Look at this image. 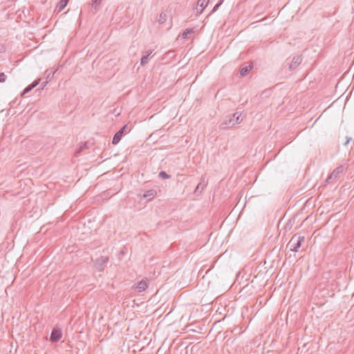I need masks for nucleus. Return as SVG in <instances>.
<instances>
[{
    "label": "nucleus",
    "instance_id": "obj_1",
    "mask_svg": "<svg viewBox=\"0 0 354 354\" xmlns=\"http://www.w3.org/2000/svg\"><path fill=\"white\" fill-rule=\"evenodd\" d=\"M241 122V113L236 112L232 116L226 118L221 124L220 127L223 129H227L234 127L235 124H240Z\"/></svg>",
    "mask_w": 354,
    "mask_h": 354
},
{
    "label": "nucleus",
    "instance_id": "obj_2",
    "mask_svg": "<svg viewBox=\"0 0 354 354\" xmlns=\"http://www.w3.org/2000/svg\"><path fill=\"white\" fill-rule=\"evenodd\" d=\"M305 237L301 234H295L288 243V247L292 252H297L298 249L301 247L302 242H304Z\"/></svg>",
    "mask_w": 354,
    "mask_h": 354
},
{
    "label": "nucleus",
    "instance_id": "obj_3",
    "mask_svg": "<svg viewBox=\"0 0 354 354\" xmlns=\"http://www.w3.org/2000/svg\"><path fill=\"white\" fill-rule=\"evenodd\" d=\"M209 0H198L196 6L194 8L195 15L199 16L208 5Z\"/></svg>",
    "mask_w": 354,
    "mask_h": 354
},
{
    "label": "nucleus",
    "instance_id": "obj_4",
    "mask_svg": "<svg viewBox=\"0 0 354 354\" xmlns=\"http://www.w3.org/2000/svg\"><path fill=\"white\" fill-rule=\"evenodd\" d=\"M344 170V167L343 166H339L336 167L333 171L330 174V176L326 178V183H329L332 180L335 179L339 176L341 174L343 173Z\"/></svg>",
    "mask_w": 354,
    "mask_h": 354
},
{
    "label": "nucleus",
    "instance_id": "obj_5",
    "mask_svg": "<svg viewBox=\"0 0 354 354\" xmlns=\"http://www.w3.org/2000/svg\"><path fill=\"white\" fill-rule=\"evenodd\" d=\"M108 260L109 259L106 257H100L97 258L95 261V266L96 269L98 271H102L104 266L106 265Z\"/></svg>",
    "mask_w": 354,
    "mask_h": 354
},
{
    "label": "nucleus",
    "instance_id": "obj_6",
    "mask_svg": "<svg viewBox=\"0 0 354 354\" xmlns=\"http://www.w3.org/2000/svg\"><path fill=\"white\" fill-rule=\"evenodd\" d=\"M126 125L124 126L122 128H121L113 136V140H112V143L113 145H117L121 140L122 136H123V133H124V131L126 129Z\"/></svg>",
    "mask_w": 354,
    "mask_h": 354
},
{
    "label": "nucleus",
    "instance_id": "obj_7",
    "mask_svg": "<svg viewBox=\"0 0 354 354\" xmlns=\"http://www.w3.org/2000/svg\"><path fill=\"white\" fill-rule=\"evenodd\" d=\"M302 58L301 56H295L292 58L291 63L290 64V68L295 69L297 68L301 62Z\"/></svg>",
    "mask_w": 354,
    "mask_h": 354
},
{
    "label": "nucleus",
    "instance_id": "obj_8",
    "mask_svg": "<svg viewBox=\"0 0 354 354\" xmlns=\"http://www.w3.org/2000/svg\"><path fill=\"white\" fill-rule=\"evenodd\" d=\"M62 337V333L58 330H53L50 335V340L53 342L59 341Z\"/></svg>",
    "mask_w": 354,
    "mask_h": 354
},
{
    "label": "nucleus",
    "instance_id": "obj_9",
    "mask_svg": "<svg viewBox=\"0 0 354 354\" xmlns=\"http://www.w3.org/2000/svg\"><path fill=\"white\" fill-rule=\"evenodd\" d=\"M40 82V80L38 79L35 81H34L31 84H30L29 86H28L24 90V91L22 92L21 93V96H24L25 95L26 93H28V92H30L32 89H33L35 87H36L39 83Z\"/></svg>",
    "mask_w": 354,
    "mask_h": 354
},
{
    "label": "nucleus",
    "instance_id": "obj_10",
    "mask_svg": "<svg viewBox=\"0 0 354 354\" xmlns=\"http://www.w3.org/2000/svg\"><path fill=\"white\" fill-rule=\"evenodd\" d=\"M156 195V192L154 189H149L146 191L143 194V198L151 200Z\"/></svg>",
    "mask_w": 354,
    "mask_h": 354
},
{
    "label": "nucleus",
    "instance_id": "obj_11",
    "mask_svg": "<svg viewBox=\"0 0 354 354\" xmlns=\"http://www.w3.org/2000/svg\"><path fill=\"white\" fill-rule=\"evenodd\" d=\"M151 53H152V50H148L146 52L145 55H142V57L141 58V61H140V64L142 66H145L148 63L149 57L151 55Z\"/></svg>",
    "mask_w": 354,
    "mask_h": 354
},
{
    "label": "nucleus",
    "instance_id": "obj_12",
    "mask_svg": "<svg viewBox=\"0 0 354 354\" xmlns=\"http://www.w3.org/2000/svg\"><path fill=\"white\" fill-rule=\"evenodd\" d=\"M148 287L147 281L142 280L140 282L138 283L137 288L138 289L139 292H142L146 290V288Z\"/></svg>",
    "mask_w": 354,
    "mask_h": 354
},
{
    "label": "nucleus",
    "instance_id": "obj_13",
    "mask_svg": "<svg viewBox=\"0 0 354 354\" xmlns=\"http://www.w3.org/2000/svg\"><path fill=\"white\" fill-rule=\"evenodd\" d=\"M68 0H61L57 5L56 9L59 12L64 9L68 3Z\"/></svg>",
    "mask_w": 354,
    "mask_h": 354
},
{
    "label": "nucleus",
    "instance_id": "obj_14",
    "mask_svg": "<svg viewBox=\"0 0 354 354\" xmlns=\"http://www.w3.org/2000/svg\"><path fill=\"white\" fill-rule=\"evenodd\" d=\"M102 0H92L91 6L92 8L94 9V13H95L100 8V6L101 4Z\"/></svg>",
    "mask_w": 354,
    "mask_h": 354
},
{
    "label": "nucleus",
    "instance_id": "obj_15",
    "mask_svg": "<svg viewBox=\"0 0 354 354\" xmlns=\"http://www.w3.org/2000/svg\"><path fill=\"white\" fill-rule=\"evenodd\" d=\"M252 69V67L250 66H245L241 68L240 74L241 76L246 75Z\"/></svg>",
    "mask_w": 354,
    "mask_h": 354
},
{
    "label": "nucleus",
    "instance_id": "obj_16",
    "mask_svg": "<svg viewBox=\"0 0 354 354\" xmlns=\"http://www.w3.org/2000/svg\"><path fill=\"white\" fill-rule=\"evenodd\" d=\"M192 33V30L186 29L182 34L183 39L188 38L189 35Z\"/></svg>",
    "mask_w": 354,
    "mask_h": 354
},
{
    "label": "nucleus",
    "instance_id": "obj_17",
    "mask_svg": "<svg viewBox=\"0 0 354 354\" xmlns=\"http://www.w3.org/2000/svg\"><path fill=\"white\" fill-rule=\"evenodd\" d=\"M158 176L162 179H168L170 178V176L168 175L165 171H162L159 173Z\"/></svg>",
    "mask_w": 354,
    "mask_h": 354
},
{
    "label": "nucleus",
    "instance_id": "obj_18",
    "mask_svg": "<svg viewBox=\"0 0 354 354\" xmlns=\"http://www.w3.org/2000/svg\"><path fill=\"white\" fill-rule=\"evenodd\" d=\"M166 21V15L161 13L159 17L158 21L160 24H163Z\"/></svg>",
    "mask_w": 354,
    "mask_h": 354
},
{
    "label": "nucleus",
    "instance_id": "obj_19",
    "mask_svg": "<svg viewBox=\"0 0 354 354\" xmlns=\"http://www.w3.org/2000/svg\"><path fill=\"white\" fill-rule=\"evenodd\" d=\"M6 79V75L3 73H0V82H4Z\"/></svg>",
    "mask_w": 354,
    "mask_h": 354
},
{
    "label": "nucleus",
    "instance_id": "obj_20",
    "mask_svg": "<svg viewBox=\"0 0 354 354\" xmlns=\"http://www.w3.org/2000/svg\"><path fill=\"white\" fill-rule=\"evenodd\" d=\"M204 186H205V185H202V183H199V184L197 185L196 188L195 189V192H199V190H200L201 189H203V187H204Z\"/></svg>",
    "mask_w": 354,
    "mask_h": 354
},
{
    "label": "nucleus",
    "instance_id": "obj_21",
    "mask_svg": "<svg viewBox=\"0 0 354 354\" xmlns=\"http://www.w3.org/2000/svg\"><path fill=\"white\" fill-rule=\"evenodd\" d=\"M220 6H221V3H217V4H216L214 8H213V9H212V12H211L212 13V12H214L215 11H216V10H217V9H218Z\"/></svg>",
    "mask_w": 354,
    "mask_h": 354
},
{
    "label": "nucleus",
    "instance_id": "obj_22",
    "mask_svg": "<svg viewBox=\"0 0 354 354\" xmlns=\"http://www.w3.org/2000/svg\"><path fill=\"white\" fill-rule=\"evenodd\" d=\"M351 140V138H346V141L344 143V145H346L349 142L350 140Z\"/></svg>",
    "mask_w": 354,
    "mask_h": 354
},
{
    "label": "nucleus",
    "instance_id": "obj_23",
    "mask_svg": "<svg viewBox=\"0 0 354 354\" xmlns=\"http://www.w3.org/2000/svg\"><path fill=\"white\" fill-rule=\"evenodd\" d=\"M4 50V47L2 44H0V53H1L2 51H3Z\"/></svg>",
    "mask_w": 354,
    "mask_h": 354
},
{
    "label": "nucleus",
    "instance_id": "obj_24",
    "mask_svg": "<svg viewBox=\"0 0 354 354\" xmlns=\"http://www.w3.org/2000/svg\"><path fill=\"white\" fill-rule=\"evenodd\" d=\"M224 0H220L218 3H221V5L223 3Z\"/></svg>",
    "mask_w": 354,
    "mask_h": 354
},
{
    "label": "nucleus",
    "instance_id": "obj_25",
    "mask_svg": "<svg viewBox=\"0 0 354 354\" xmlns=\"http://www.w3.org/2000/svg\"><path fill=\"white\" fill-rule=\"evenodd\" d=\"M47 82H47V81H46L45 82H44V83H43L44 86H45L46 85Z\"/></svg>",
    "mask_w": 354,
    "mask_h": 354
}]
</instances>
